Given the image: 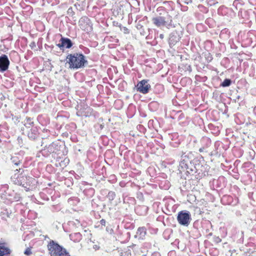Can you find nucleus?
Returning a JSON list of instances; mask_svg holds the SVG:
<instances>
[{
  "mask_svg": "<svg viewBox=\"0 0 256 256\" xmlns=\"http://www.w3.org/2000/svg\"><path fill=\"white\" fill-rule=\"evenodd\" d=\"M142 256H146V254H143Z\"/></svg>",
  "mask_w": 256,
  "mask_h": 256,
  "instance_id": "26",
  "label": "nucleus"
},
{
  "mask_svg": "<svg viewBox=\"0 0 256 256\" xmlns=\"http://www.w3.org/2000/svg\"><path fill=\"white\" fill-rule=\"evenodd\" d=\"M190 164V160L186 156H182L180 162L178 170L180 173L190 174L192 169L188 168V164Z\"/></svg>",
  "mask_w": 256,
  "mask_h": 256,
  "instance_id": "5",
  "label": "nucleus"
},
{
  "mask_svg": "<svg viewBox=\"0 0 256 256\" xmlns=\"http://www.w3.org/2000/svg\"><path fill=\"white\" fill-rule=\"evenodd\" d=\"M152 256H160V255L159 252H156L152 254Z\"/></svg>",
  "mask_w": 256,
  "mask_h": 256,
  "instance_id": "22",
  "label": "nucleus"
},
{
  "mask_svg": "<svg viewBox=\"0 0 256 256\" xmlns=\"http://www.w3.org/2000/svg\"><path fill=\"white\" fill-rule=\"evenodd\" d=\"M70 240L74 242H78L82 240V236L80 232H76L70 235Z\"/></svg>",
  "mask_w": 256,
  "mask_h": 256,
  "instance_id": "15",
  "label": "nucleus"
},
{
  "mask_svg": "<svg viewBox=\"0 0 256 256\" xmlns=\"http://www.w3.org/2000/svg\"><path fill=\"white\" fill-rule=\"evenodd\" d=\"M38 136V132L36 128H32L28 133V136L30 138L34 140Z\"/></svg>",
  "mask_w": 256,
  "mask_h": 256,
  "instance_id": "12",
  "label": "nucleus"
},
{
  "mask_svg": "<svg viewBox=\"0 0 256 256\" xmlns=\"http://www.w3.org/2000/svg\"><path fill=\"white\" fill-rule=\"evenodd\" d=\"M94 248L95 249V250H98L99 248V246L97 245H94Z\"/></svg>",
  "mask_w": 256,
  "mask_h": 256,
  "instance_id": "23",
  "label": "nucleus"
},
{
  "mask_svg": "<svg viewBox=\"0 0 256 256\" xmlns=\"http://www.w3.org/2000/svg\"><path fill=\"white\" fill-rule=\"evenodd\" d=\"M10 252V250L4 246L0 245V256H8Z\"/></svg>",
  "mask_w": 256,
  "mask_h": 256,
  "instance_id": "14",
  "label": "nucleus"
},
{
  "mask_svg": "<svg viewBox=\"0 0 256 256\" xmlns=\"http://www.w3.org/2000/svg\"><path fill=\"white\" fill-rule=\"evenodd\" d=\"M66 60L70 65V68L74 69L83 68L88 62L85 59V56L82 54H70L67 56Z\"/></svg>",
  "mask_w": 256,
  "mask_h": 256,
  "instance_id": "2",
  "label": "nucleus"
},
{
  "mask_svg": "<svg viewBox=\"0 0 256 256\" xmlns=\"http://www.w3.org/2000/svg\"><path fill=\"white\" fill-rule=\"evenodd\" d=\"M32 124H33V122L32 121V120L29 118L27 119L26 122L24 124V126L26 128H30Z\"/></svg>",
  "mask_w": 256,
  "mask_h": 256,
  "instance_id": "19",
  "label": "nucleus"
},
{
  "mask_svg": "<svg viewBox=\"0 0 256 256\" xmlns=\"http://www.w3.org/2000/svg\"><path fill=\"white\" fill-rule=\"evenodd\" d=\"M116 196L115 192H110L108 193V194L107 196L109 200L112 202L114 200Z\"/></svg>",
  "mask_w": 256,
  "mask_h": 256,
  "instance_id": "18",
  "label": "nucleus"
},
{
  "mask_svg": "<svg viewBox=\"0 0 256 256\" xmlns=\"http://www.w3.org/2000/svg\"><path fill=\"white\" fill-rule=\"evenodd\" d=\"M177 220L180 225L188 226L191 221V215L190 212L186 210L180 212L177 216Z\"/></svg>",
  "mask_w": 256,
  "mask_h": 256,
  "instance_id": "4",
  "label": "nucleus"
},
{
  "mask_svg": "<svg viewBox=\"0 0 256 256\" xmlns=\"http://www.w3.org/2000/svg\"><path fill=\"white\" fill-rule=\"evenodd\" d=\"M60 44H57V46L60 48L65 47L66 48H70L72 46V43L71 40L68 38L62 37L60 39Z\"/></svg>",
  "mask_w": 256,
  "mask_h": 256,
  "instance_id": "10",
  "label": "nucleus"
},
{
  "mask_svg": "<svg viewBox=\"0 0 256 256\" xmlns=\"http://www.w3.org/2000/svg\"><path fill=\"white\" fill-rule=\"evenodd\" d=\"M58 146L56 143L52 142L47 148L48 151L50 153H54V152H55V150L56 149V148L58 147Z\"/></svg>",
  "mask_w": 256,
  "mask_h": 256,
  "instance_id": "16",
  "label": "nucleus"
},
{
  "mask_svg": "<svg viewBox=\"0 0 256 256\" xmlns=\"http://www.w3.org/2000/svg\"><path fill=\"white\" fill-rule=\"evenodd\" d=\"M24 254L26 255H30L32 254L31 250L30 248H28L24 252Z\"/></svg>",
  "mask_w": 256,
  "mask_h": 256,
  "instance_id": "21",
  "label": "nucleus"
},
{
  "mask_svg": "<svg viewBox=\"0 0 256 256\" xmlns=\"http://www.w3.org/2000/svg\"><path fill=\"white\" fill-rule=\"evenodd\" d=\"M232 83L231 80L230 79H225L221 84V86L223 87L228 86Z\"/></svg>",
  "mask_w": 256,
  "mask_h": 256,
  "instance_id": "17",
  "label": "nucleus"
},
{
  "mask_svg": "<svg viewBox=\"0 0 256 256\" xmlns=\"http://www.w3.org/2000/svg\"><path fill=\"white\" fill-rule=\"evenodd\" d=\"M153 23L157 26H165L168 22L166 20V18L164 16H157L152 18Z\"/></svg>",
  "mask_w": 256,
  "mask_h": 256,
  "instance_id": "9",
  "label": "nucleus"
},
{
  "mask_svg": "<svg viewBox=\"0 0 256 256\" xmlns=\"http://www.w3.org/2000/svg\"><path fill=\"white\" fill-rule=\"evenodd\" d=\"M204 148H200L199 151L200 152H204Z\"/></svg>",
  "mask_w": 256,
  "mask_h": 256,
  "instance_id": "25",
  "label": "nucleus"
},
{
  "mask_svg": "<svg viewBox=\"0 0 256 256\" xmlns=\"http://www.w3.org/2000/svg\"><path fill=\"white\" fill-rule=\"evenodd\" d=\"M20 169H16L15 173L11 177L12 182L18 185L22 186L26 188V190H32L35 188L38 182L36 179L30 176H27L22 174H19Z\"/></svg>",
  "mask_w": 256,
  "mask_h": 256,
  "instance_id": "1",
  "label": "nucleus"
},
{
  "mask_svg": "<svg viewBox=\"0 0 256 256\" xmlns=\"http://www.w3.org/2000/svg\"><path fill=\"white\" fill-rule=\"evenodd\" d=\"M79 26L84 31H89L92 29L90 20L87 17H82L79 20Z\"/></svg>",
  "mask_w": 256,
  "mask_h": 256,
  "instance_id": "7",
  "label": "nucleus"
},
{
  "mask_svg": "<svg viewBox=\"0 0 256 256\" xmlns=\"http://www.w3.org/2000/svg\"><path fill=\"white\" fill-rule=\"evenodd\" d=\"M10 61L8 56L3 54L0 56V71L4 72L8 68Z\"/></svg>",
  "mask_w": 256,
  "mask_h": 256,
  "instance_id": "8",
  "label": "nucleus"
},
{
  "mask_svg": "<svg viewBox=\"0 0 256 256\" xmlns=\"http://www.w3.org/2000/svg\"><path fill=\"white\" fill-rule=\"evenodd\" d=\"M50 256H70L66 249L52 241L48 246Z\"/></svg>",
  "mask_w": 256,
  "mask_h": 256,
  "instance_id": "3",
  "label": "nucleus"
},
{
  "mask_svg": "<svg viewBox=\"0 0 256 256\" xmlns=\"http://www.w3.org/2000/svg\"><path fill=\"white\" fill-rule=\"evenodd\" d=\"M136 246H133L132 247L130 246L129 248H124L120 253V256H131V249L134 248L136 249Z\"/></svg>",
  "mask_w": 256,
  "mask_h": 256,
  "instance_id": "13",
  "label": "nucleus"
},
{
  "mask_svg": "<svg viewBox=\"0 0 256 256\" xmlns=\"http://www.w3.org/2000/svg\"><path fill=\"white\" fill-rule=\"evenodd\" d=\"M138 90L140 92L146 94H147L150 88V86L147 80H143L140 82L136 86Z\"/></svg>",
  "mask_w": 256,
  "mask_h": 256,
  "instance_id": "6",
  "label": "nucleus"
},
{
  "mask_svg": "<svg viewBox=\"0 0 256 256\" xmlns=\"http://www.w3.org/2000/svg\"><path fill=\"white\" fill-rule=\"evenodd\" d=\"M146 234V228L144 227L139 228L137 230L136 236L138 239L143 240Z\"/></svg>",
  "mask_w": 256,
  "mask_h": 256,
  "instance_id": "11",
  "label": "nucleus"
},
{
  "mask_svg": "<svg viewBox=\"0 0 256 256\" xmlns=\"http://www.w3.org/2000/svg\"><path fill=\"white\" fill-rule=\"evenodd\" d=\"M173 40L172 36H171L170 38V43L171 44L172 42V41Z\"/></svg>",
  "mask_w": 256,
  "mask_h": 256,
  "instance_id": "24",
  "label": "nucleus"
},
{
  "mask_svg": "<svg viewBox=\"0 0 256 256\" xmlns=\"http://www.w3.org/2000/svg\"><path fill=\"white\" fill-rule=\"evenodd\" d=\"M12 162L16 166H18L20 162V160L18 159V158L16 156H13L11 158Z\"/></svg>",
  "mask_w": 256,
  "mask_h": 256,
  "instance_id": "20",
  "label": "nucleus"
}]
</instances>
